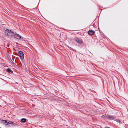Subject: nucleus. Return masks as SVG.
Here are the masks:
<instances>
[{"label":"nucleus","instance_id":"obj_10","mask_svg":"<svg viewBox=\"0 0 128 128\" xmlns=\"http://www.w3.org/2000/svg\"><path fill=\"white\" fill-rule=\"evenodd\" d=\"M9 125L11 124V125H12V126H14V123L12 121H9Z\"/></svg>","mask_w":128,"mask_h":128},{"label":"nucleus","instance_id":"obj_3","mask_svg":"<svg viewBox=\"0 0 128 128\" xmlns=\"http://www.w3.org/2000/svg\"><path fill=\"white\" fill-rule=\"evenodd\" d=\"M18 54L20 58L22 59H23L24 58V56L22 52L21 51H19Z\"/></svg>","mask_w":128,"mask_h":128},{"label":"nucleus","instance_id":"obj_8","mask_svg":"<svg viewBox=\"0 0 128 128\" xmlns=\"http://www.w3.org/2000/svg\"><path fill=\"white\" fill-rule=\"evenodd\" d=\"M7 71L10 73L12 74L13 73L12 71L10 68H8L7 70Z\"/></svg>","mask_w":128,"mask_h":128},{"label":"nucleus","instance_id":"obj_12","mask_svg":"<svg viewBox=\"0 0 128 128\" xmlns=\"http://www.w3.org/2000/svg\"><path fill=\"white\" fill-rule=\"evenodd\" d=\"M14 126H18V124H17V123H14Z\"/></svg>","mask_w":128,"mask_h":128},{"label":"nucleus","instance_id":"obj_4","mask_svg":"<svg viewBox=\"0 0 128 128\" xmlns=\"http://www.w3.org/2000/svg\"><path fill=\"white\" fill-rule=\"evenodd\" d=\"M103 116L105 118H107V119H110V118H112L113 119H114L115 118V117H114L112 116H110V115H107V116Z\"/></svg>","mask_w":128,"mask_h":128},{"label":"nucleus","instance_id":"obj_1","mask_svg":"<svg viewBox=\"0 0 128 128\" xmlns=\"http://www.w3.org/2000/svg\"><path fill=\"white\" fill-rule=\"evenodd\" d=\"M5 34L6 36L10 37L13 36L14 34L12 31L8 30H6L5 31Z\"/></svg>","mask_w":128,"mask_h":128},{"label":"nucleus","instance_id":"obj_5","mask_svg":"<svg viewBox=\"0 0 128 128\" xmlns=\"http://www.w3.org/2000/svg\"><path fill=\"white\" fill-rule=\"evenodd\" d=\"M1 123L4 124H6L5 125L6 126L9 125V122H7V121L6 120H2L1 121Z\"/></svg>","mask_w":128,"mask_h":128},{"label":"nucleus","instance_id":"obj_9","mask_svg":"<svg viewBox=\"0 0 128 128\" xmlns=\"http://www.w3.org/2000/svg\"><path fill=\"white\" fill-rule=\"evenodd\" d=\"M21 122L23 123H25L26 122V120L25 118H22L21 120Z\"/></svg>","mask_w":128,"mask_h":128},{"label":"nucleus","instance_id":"obj_7","mask_svg":"<svg viewBox=\"0 0 128 128\" xmlns=\"http://www.w3.org/2000/svg\"><path fill=\"white\" fill-rule=\"evenodd\" d=\"M95 32L92 30L89 31L88 32V34L90 35H92L94 34Z\"/></svg>","mask_w":128,"mask_h":128},{"label":"nucleus","instance_id":"obj_11","mask_svg":"<svg viewBox=\"0 0 128 128\" xmlns=\"http://www.w3.org/2000/svg\"><path fill=\"white\" fill-rule=\"evenodd\" d=\"M28 114H33V112L31 111H30V112H28Z\"/></svg>","mask_w":128,"mask_h":128},{"label":"nucleus","instance_id":"obj_13","mask_svg":"<svg viewBox=\"0 0 128 128\" xmlns=\"http://www.w3.org/2000/svg\"><path fill=\"white\" fill-rule=\"evenodd\" d=\"M30 116H34V115H32V114H31V115H30Z\"/></svg>","mask_w":128,"mask_h":128},{"label":"nucleus","instance_id":"obj_6","mask_svg":"<svg viewBox=\"0 0 128 128\" xmlns=\"http://www.w3.org/2000/svg\"><path fill=\"white\" fill-rule=\"evenodd\" d=\"M75 40L79 44H81L82 43V40L81 39L76 38L75 39Z\"/></svg>","mask_w":128,"mask_h":128},{"label":"nucleus","instance_id":"obj_15","mask_svg":"<svg viewBox=\"0 0 128 128\" xmlns=\"http://www.w3.org/2000/svg\"><path fill=\"white\" fill-rule=\"evenodd\" d=\"M105 128H110L109 127H106Z\"/></svg>","mask_w":128,"mask_h":128},{"label":"nucleus","instance_id":"obj_14","mask_svg":"<svg viewBox=\"0 0 128 128\" xmlns=\"http://www.w3.org/2000/svg\"><path fill=\"white\" fill-rule=\"evenodd\" d=\"M117 122H120V121L119 120H118V121H117Z\"/></svg>","mask_w":128,"mask_h":128},{"label":"nucleus","instance_id":"obj_2","mask_svg":"<svg viewBox=\"0 0 128 128\" xmlns=\"http://www.w3.org/2000/svg\"><path fill=\"white\" fill-rule=\"evenodd\" d=\"M14 38L18 39H21L20 36L17 34H16L14 35Z\"/></svg>","mask_w":128,"mask_h":128}]
</instances>
